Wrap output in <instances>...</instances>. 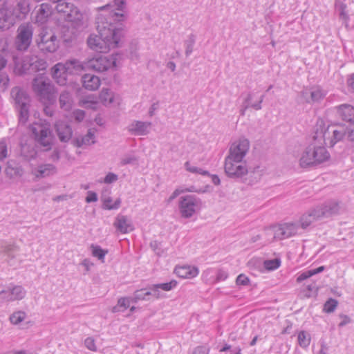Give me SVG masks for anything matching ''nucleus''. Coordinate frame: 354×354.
I'll list each match as a JSON object with an SVG mask.
<instances>
[{
    "label": "nucleus",
    "instance_id": "nucleus-1",
    "mask_svg": "<svg viewBox=\"0 0 354 354\" xmlns=\"http://www.w3.org/2000/svg\"><path fill=\"white\" fill-rule=\"evenodd\" d=\"M126 9L127 0H113L99 8L96 17L98 35L91 34L87 39L90 48L105 53L118 46L122 36L120 22L127 18Z\"/></svg>",
    "mask_w": 354,
    "mask_h": 354
},
{
    "label": "nucleus",
    "instance_id": "nucleus-2",
    "mask_svg": "<svg viewBox=\"0 0 354 354\" xmlns=\"http://www.w3.org/2000/svg\"><path fill=\"white\" fill-rule=\"evenodd\" d=\"M116 66V59L111 57L96 55L83 63L77 59L66 62L64 64L57 63L52 68L53 77L60 85L66 84V75L75 74L82 70H93L103 72Z\"/></svg>",
    "mask_w": 354,
    "mask_h": 354
},
{
    "label": "nucleus",
    "instance_id": "nucleus-3",
    "mask_svg": "<svg viewBox=\"0 0 354 354\" xmlns=\"http://www.w3.org/2000/svg\"><path fill=\"white\" fill-rule=\"evenodd\" d=\"M348 128L343 124H331L326 127L323 120L317 122L313 132V138L321 145L333 147L337 142L342 140Z\"/></svg>",
    "mask_w": 354,
    "mask_h": 354
},
{
    "label": "nucleus",
    "instance_id": "nucleus-4",
    "mask_svg": "<svg viewBox=\"0 0 354 354\" xmlns=\"http://www.w3.org/2000/svg\"><path fill=\"white\" fill-rule=\"evenodd\" d=\"M318 140L313 138V142L302 153L299 159V165L302 168L319 165L326 161L330 158V154Z\"/></svg>",
    "mask_w": 354,
    "mask_h": 354
},
{
    "label": "nucleus",
    "instance_id": "nucleus-5",
    "mask_svg": "<svg viewBox=\"0 0 354 354\" xmlns=\"http://www.w3.org/2000/svg\"><path fill=\"white\" fill-rule=\"evenodd\" d=\"M225 172L232 178H239L245 174H249L250 177L254 178V180H250L251 184L259 181L262 176V171L259 169V167L254 168L253 171H249L242 160L227 157L225 161Z\"/></svg>",
    "mask_w": 354,
    "mask_h": 354
},
{
    "label": "nucleus",
    "instance_id": "nucleus-6",
    "mask_svg": "<svg viewBox=\"0 0 354 354\" xmlns=\"http://www.w3.org/2000/svg\"><path fill=\"white\" fill-rule=\"evenodd\" d=\"M10 95L19 112V122L25 124L29 118L30 97L25 91L17 86L12 88Z\"/></svg>",
    "mask_w": 354,
    "mask_h": 354
},
{
    "label": "nucleus",
    "instance_id": "nucleus-7",
    "mask_svg": "<svg viewBox=\"0 0 354 354\" xmlns=\"http://www.w3.org/2000/svg\"><path fill=\"white\" fill-rule=\"evenodd\" d=\"M32 89L44 103L50 104L55 100V88L48 78L39 76L32 82Z\"/></svg>",
    "mask_w": 354,
    "mask_h": 354
},
{
    "label": "nucleus",
    "instance_id": "nucleus-8",
    "mask_svg": "<svg viewBox=\"0 0 354 354\" xmlns=\"http://www.w3.org/2000/svg\"><path fill=\"white\" fill-rule=\"evenodd\" d=\"M30 131L35 141L45 150L51 149L53 137L50 125L47 122H35L30 127Z\"/></svg>",
    "mask_w": 354,
    "mask_h": 354
},
{
    "label": "nucleus",
    "instance_id": "nucleus-9",
    "mask_svg": "<svg viewBox=\"0 0 354 354\" xmlns=\"http://www.w3.org/2000/svg\"><path fill=\"white\" fill-rule=\"evenodd\" d=\"M57 3L55 9L58 13L62 14L65 20L80 26L82 23L83 15L78 8L68 1V0H51Z\"/></svg>",
    "mask_w": 354,
    "mask_h": 354
},
{
    "label": "nucleus",
    "instance_id": "nucleus-10",
    "mask_svg": "<svg viewBox=\"0 0 354 354\" xmlns=\"http://www.w3.org/2000/svg\"><path fill=\"white\" fill-rule=\"evenodd\" d=\"M38 48L44 53H54L59 47V41L53 30L41 27L36 38Z\"/></svg>",
    "mask_w": 354,
    "mask_h": 354
},
{
    "label": "nucleus",
    "instance_id": "nucleus-11",
    "mask_svg": "<svg viewBox=\"0 0 354 354\" xmlns=\"http://www.w3.org/2000/svg\"><path fill=\"white\" fill-rule=\"evenodd\" d=\"M303 232L299 224L297 222L295 223H285L279 225L277 227L269 229L267 231L268 234H273L274 239L283 240L288 239L291 236L301 234Z\"/></svg>",
    "mask_w": 354,
    "mask_h": 354
},
{
    "label": "nucleus",
    "instance_id": "nucleus-12",
    "mask_svg": "<svg viewBox=\"0 0 354 354\" xmlns=\"http://www.w3.org/2000/svg\"><path fill=\"white\" fill-rule=\"evenodd\" d=\"M33 35L32 26L30 24H22L17 29L15 46L18 50L25 51L30 46Z\"/></svg>",
    "mask_w": 354,
    "mask_h": 354
},
{
    "label": "nucleus",
    "instance_id": "nucleus-13",
    "mask_svg": "<svg viewBox=\"0 0 354 354\" xmlns=\"http://www.w3.org/2000/svg\"><path fill=\"white\" fill-rule=\"evenodd\" d=\"M250 148V142L246 138H240L234 142L230 148L227 158H232L238 160H243Z\"/></svg>",
    "mask_w": 354,
    "mask_h": 354
},
{
    "label": "nucleus",
    "instance_id": "nucleus-14",
    "mask_svg": "<svg viewBox=\"0 0 354 354\" xmlns=\"http://www.w3.org/2000/svg\"><path fill=\"white\" fill-rule=\"evenodd\" d=\"M326 95V91L319 86L306 88L301 91V97L308 104L319 102Z\"/></svg>",
    "mask_w": 354,
    "mask_h": 354
},
{
    "label": "nucleus",
    "instance_id": "nucleus-15",
    "mask_svg": "<svg viewBox=\"0 0 354 354\" xmlns=\"http://www.w3.org/2000/svg\"><path fill=\"white\" fill-rule=\"evenodd\" d=\"M316 208L321 218L339 214L342 209L340 203L335 200L326 201L322 205L316 207Z\"/></svg>",
    "mask_w": 354,
    "mask_h": 354
},
{
    "label": "nucleus",
    "instance_id": "nucleus-16",
    "mask_svg": "<svg viewBox=\"0 0 354 354\" xmlns=\"http://www.w3.org/2000/svg\"><path fill=\"white\" fill-rule=\"evenodd\" d=\"M196 202L192 196H186L181 198L180 201V211L183 217L189 218L195 212Z\"/></svg>",
    "mask_w": 354,
    "mask_h": 354
},
{
    "label": "nucleus",
    "instance_id": "nucleus-17",
    "mask_svg": "<svg viewBox=\"0 0 354 354\" xmlns=\"http://www.w3.org/2000/svg\"><path fill=\"white\" fill-rule=\"evenodd\" d=\"M52 13V8L48 3H41L37 6L33 12L35 22L42 25L46 23Z\"/></svg>",
    "mask_w": 354,
    "mask_h": 354
},
{
    "label": "nucleus",
    "instance_id": "nucleus-18",
    "mask_svg": "<svg viewBox=\"0 0 354 354\" xmlns=\"http://www.w3.org/2000/svg\"><path fill=\"white\" fill-rule=\"evenodd\" d=\"M151 122L134 120L128 126V131L135 136H146L149 132Z\"/></svg>",
    "mask_w": 354,
    "mask_h": 354
},
{
    "label": "nucleus",
    "instance_id": "nucleus-19",
    "mask_svg": "<svg viewBox=\"0 0 354 354\" xmlns=\"http://www.w3.org/2000/svg\"><path fill=\"white\" fill-rule=\"evenodd\" d=\"M113 225L122 234H127L134 230L131 220L127 216L122 214L117 216Z\"/></svg>",
    "mask_w": 354,
    "mask_h": 354
},
{
    "label": "nucleus",
    "instance_id": "nucleus-20",
    "mask_svg": "<svg viewBox=\"0 0 354 354\" xmlns=\"http://www.w3.org/2000/svg\"><path fill=\"white\" fill-rule=\"evenodd\" d=\"M57 136L61 142H67L73 135V131L69 124L63 121H58L55 124Z\"/></svg>",
    "mask_w": 354,
    "mask_h": 354
},
{
    "label": "nucleus",
    "instance_id": "nucleus-21",
    "mask_svg": "<svg viewBox=\"0 0 354 354\" xmlns=\"http://www.w3.org/2000/svg\"><path fill=\"white\" fill-rule=\"evenodd\" d=\"M337 113L343 121L354 123V106L348 104H342L335 107Z\"/></svg>",
    "mask_w": 354,
    "mask_h": 354
},
{
    "label": "nucleus",
    "instance_id": "nucleus-22",
    "mask_svg": "<svg viewBox=\"0 0 354 354\" xmlns=\"http://www.w3.org/2000/svg\"><path fill=\"white\" fill-rule=\"evenodd\" d=\"M320 218L321 216L319 214H318V211L315 207L304 214L297 223L299 224L300 227L303 231L304 230L306 229L312 223Z\"/></svg>",
    "mask_w": 354,
    "mask_h": 354
},
{
    "label": "nucleus",
    "instance_id": "nucleus-23",
    "mask_svg": "<svg viewBox=\"0 0 354 354\" xmlns=\"http://www.w3.org/2000/svg\"><path fill=\"white\" fill-rule=\"evenodd\" d=\"M0 17V29L2 30H8L15 23V16L12 11L8 8Z\"/></svg>",
    "mask_w": 354,
    "mask_h": 354
},
{
    "label": "nucleus",
    "instance_id": "nucleus-24",
    "mask_svg": "<svg viewBox=\"0 0 354 354\" xmlns=\"http://www.w3.org/2000/svg\"><path fill=\"white\" fill-rule=\"evenodd\" d=\"M95 132L93 129H88L87 133L82 137L75 138L73 140V145L77 147H82L84 145H91L95 142Z\"/></svg>",
    "mask_w": 354,
    "mask_h": 354
},
{
    "label": "nucleus",
    "instance_id": "nucleus-25",
    "mask_svg": "<svg viewBox=\"0 0 354 354\" xmlns=\"http://www.w3.org/2000/svg\"><path fill=\"white\" fill-rule=\"evenodd\" d=\"M83 86L90 91H95L100 86V78L93 74H85L82 76Z\"/></svg>",
    "mask_w": 354,
    "mask_h": 354
},
{
    "label": "nucleus",
    "instance_id": "nucleus-26",
    "mask_svg": "<svg viewBox=\"0 0 354 354\" xmlns=\"http://www.w3.org/2000/svg\"><path fill=\"white\" fill-rule=\"evenodd\" d=\"M56 167L52 164H44L39 165L33 171L37 178H45L55 174Z\"/></svg>",
    "mask_w": 354,
    "mask_h": 354
},
{
    "label": "nucleus",
    "instance_id": "nucleus-27",
    "mask_svg": "<svg viewBox=\"0 0 354 354\" xmlns=\"http://www.w3.org/2000/svg\"><path fill=\"white\" fill-rule=\"evenodd\" d=\"M20 155L26 160H30L35 158L37 151L33 143H21Z\"/></svg>",
    "mask_w": 354,
    "mask_h": 354
},
{
    "label": "nucleus",
    "instance_id": "nucleus-28",
    "mask_svg": "<svg viewBox=\"0 0 354 354\" xmlns=\"http://www.w3.org/2000/svg\"><path fill=\"white\" fill-rule=\"evenodd\" d=\"M175 272L180 278L191 279L198 274V269L190 266H178L175 268Z\"/></svg>",
    "mask_w": 354,
    "mask_h": 354
},
{
    "label": "nucleus",
    "instance_id": "nucleus-29",
    "mask_svg": "<svg viewBox=\"0 0 354 354\" xmlns=\"http://www.w3.org/2000/svg\"><path fill=\"white\" fill-rule=\"evenodd\" d=\"M255 93H249L247 95V97L244 100V107L245 109H248V108H252L257 111L261 109V103L263 101V99L265 97L264 95H261L259 100L257 101H253L252 100L254 98Z\"/></svg>",
    "mask_w": 354,
    "mask_h": 354
},
{
    "label": "nucleus",
    "instance_id": "nucleus-30",
    "mask_svg": "<svg viewBox=\"0 0 354 354\" xmlns=\"http://www.w3.org/2000/svg\"><path fill=\"white\" fill-rule=\"evenodd\" d=\"M6 174L10 178L21 176L23 174V169L18 164L13 160H10L7 163L6 168Z\"/></svg>",
    "mask_w": 354,
    "mask_h": 354
},
{
    "label": "nucleus",
    "instance_id": "nucleus-31",
    "mask_svg": "<svg viewBox=\"0 0 354 354\" xmlns=\"http://www.w3.org/2000/svg\"><path fill=\"white\" fill-rule=\"evenodd\" d=\"M10 297L8 299L12 301L21 300L26 296V291L21 286H15L12 288L9 287Z\"/></svg>",
    "mask_w": 354,
    "mask_h": 354
},
{
    "label": "nucleus",
    "instance_id": "nucleus-32",
    "mask_svg": "<svg viewBox=\"0 0 354 354\" xmlns=\"http://www.w3.org/2000/svg\"><path fill=\"white\" fill-rule=\"evenodd\" d=\"M60 108L68 111L71 109L73 104V99L71 94L68 91H63L59 98Z\"/></svg>",
    "mask_w": 354,
    "mask_h": 354
},
{
    "label": "nucleus",
    "instance_id": "nucleus-33",
    "mask_svg": "<svg viewBox=\"0 0 354 354\" xmlns=\"http://www.w3.org/2000/svg\"><path fill=\"white\" fill-rule=\"evenodd\" d=\"M346 5L340 0L335 1V8L339 12V19L345 24L346 26L348 24L349 20V16L346 12Z\"/></svg>",
    "mask_w": 354,
    "mask_h": 354
},
{
    "label": "nucleus",
    "instance_id": "nucleus-34",
    "mask_svg": "<svg viewBox=\"0 0 354 354\" xmlns=\"http://www.w3.org/2000/svg\"><path fill=\"white\" fill-rule=\"evenodd\" d=\"M151 295H152V292H149L147 289L138 290L131 297V301L132 303H137L138 301L148 300L147 297Z\"/></svg>",
    "mask_w": 354,
    "mask_h": 354
},
{
    "label": "nucleus",
    "instance_id": "nucleus-35",
    "mask_svg": "<svg viewBox=\"0 0 354 354\" xmlns=\"http://www.w3.org/2000/svg\"><path fill=\"white\" fill-rule=\"evenodd\" d=\"M325 269L324 266H319L317 268L309 270L308 271H306L303 273H301L297 278V282L301 283V281L307 279L308 278L322 272Z\"/></svg>",
    "mask_w": 354,
    "mask_h": 354
},
{
    "label": "nucleus",
    "instance_id": "nucleus-36",
    "mask_svg": "<svg viewBox=\"0 0 354 354\" xmlns=\"http://www.w3.org/2000/svg\"><path fill=\"white\" fill-rule=\"evenodd\" d=\"M121 201L120 198L117 199L113 203H112V199L111 197L103 198V208L106 209H117L120 207Z\"/></svg>",
    "mask_w": 354,
    "mask_h": 354
},
{
    "label": "nucleus",
    "instance_id": "nucleus-37",
    "mask_svg": "<svg viewBox=\"0 0 354 354\" xmlns=\"http://www.w3.org/2000/svg\"><path fill=\"white\" fill-rule=\"evenodd\" d=\"M298 343L300 346L303 348H306L309 346L310 343V336L306 331H301L298 334Z\"/></svg>",
    "mask_w": 354,
    "mask_h": 354
},
{
    "label": "nucleus",
    "instance_id": "nucleus-38",
    "mask_svg": "<svg viewBox=\"0 0 354 354\" xmlns=\"http://www.w3.org/2000/svg\"><path fill=\"white\" fill-rule=\"evenodd\" d=\"M100 98L105 104H111L113 102V95L109 88H102L100 94Z\"/></svg>",
    "mask_w": 354,
    "mask_h": 354
},
{
    "label": "nucleus",
    "instance_id": "nucleus-39",
    "mask_svg": "<svg viewBox=\"0 0 354 354\" xmlns=\"http://www.w3.org/2000/svg\"><path fill=\"white\" fill-rule=\"evenodd\" d=\"M338 305V301L335 299L330 298L324 304L323 311L326 313H331L335 311Z\"/></svg>",
    "mask_w": 354,
    "mask_h": 354
},
{
    "label": "nucleus",
    "instance_id": "nucleus-40",
    "mask_svg": "<svg viewBox=\"0 0 354 354\" xmlns=\"http://www.w3.org/2000/svg\"><path fill=\"white\" fill-rule=\"evenodd\" d=\"M92 254L100 260H104L105 255L108 253V250H103L99 245H91Z\"/></svg>",
    "mask_w": 354,
    "mask_h": 354
},
{
    "label": "nucleus",
    "instance_id": "nucleus-41",
    "mask_svg": "<svg viewBox=\"0 0 354 354\" xmlns=\"http://www.w3.org/2000/svg\"><path fill=\"white\" fill-rule=\"evenodd\" d=\"M26 317V314L24 311L15 312L10 316V321L12 324L17 325L23 322Z\"/></svg>",
    "mask_w": 354,
    "mask_h": 354
},
{
    "label": "nucleus",
    "instance_id": "nucleus-42",
    "mask_svg": "<svg viewBox=\"0 0 354 354\" xmlns=\"http://www.w3.org/2000/svg\"><path fill=\"white\" fill-rule=\"evenodd\" d=\"M281 261L279 259L266 260L264 261V267L268 270H274L280 266Z\"/></svg>",
    "mask_w": 354,
    "mask_h": 354
},
{
    "label": "nucleus",
    "instance_id": "nucleus-43",
    "mask_svg": "<svg viewBox=\"0 0 354 354\" xmlns=\"http://www.w3.org/2000/svg\"><path fill=\"white\" fill-rule=\"evenodd\" d=\"M18 251V248L14 244H3L0 248V255H6L10 252Z\"/></svg>",
    "mask_w": 354,
    "mask_h": 354
},
{
    "label": "nucleus",
    "instance_id": "nucleus-44",
    "mask_svg": "<svg viewBox=\"0 0 354 354\" xmlns=\"http://www.w3.org/2000/svg\"><path fill=\"white\" fill-rule=\"evenodd\" d=\"M138 161V158L133 156L130 154L124 155L120 160V165L122 166L127 165H133L135 164Z\"/></svg>",
    "mask_w": 354,
    "mask_h": 354
},
{
    "label": "nucleus",
    "instance_id": "nucleus-45",
    "mask_svg": "<svg viewBox=\"0 0 354 354\" xmlns=\"http://www.w3.org/2000/svg\"><path fill=\"white\" fill-rule=\"evenodd\" d=\"M177 286V281L175 280H171L167 283H157L156 287H158L160 289H162L165 291H169L174 288Z\"/></svg>",
    "mask_w": 354,
    "mask_h": 354
},
{
    "label": "nucleus",
    "instance_id": "nucleus-46",
    "mask_svg": "<svg viewBox=\"0 0 354 354\" xmlns=\"http://www.w3.org/2000/svg\"><path fill=\"white\" fill-rule=\"evenodd\" d=\"M17 10L21 14L26 15L29 12V5L26 0H19L17 5Z\"/></svg>",
    "mask_w": 354,
    "mask_h": 354
},
{
    "label": "nucleus",
    "instance_id": "nucleus-47",
    "mask_svg": "<svg viewBox=\"0 0 354 354\" xmlns=\"http://www.w3.org/2000/svg\"><path fill=\"white\" fill-rule=\"evenodd\" d=\"M194 42H195V37H194L193 35H191L189 37V39L186 40V41H185V47H186L185 53H186L187 56H188L189 55H190L192 53L193 46H194Z\"/></svg>",
    "mask_w": 354,
    "mask_h": 354
},
{
    "label": "nucleus",
    "instance_id": "nucleus-48",
    "mask_svg": "<svg viewBox=\"0 0 354 354\" xmlns=\"http://www.w3.org/2000/svg\"><path fill=\"white\" fill-rule=\"evenodd\" d=\"M9 78L6 73L0 71V90L4 91L7 88Z\"/></svg>",
    "mask_w": 354,
    "mask_h": 354
},
{
    "label": "nucleus",
    "instance_id": "nucleus-49",
    "mask_svg": "<svg viewBox=\"0 0 354 354\" xmlns=\"http://www.w3.org/2000/svg\"><path fill=\"white\" fill-rule=\"evenodd\" d=\"M8 157V147L4 140L0 141V160H4Z\"/></svg>",
    "mask_w": 354,
    "mask_h": 354
},
{
    "label": "nucleus",
    "instance_id": "nucleus-50",
    "mask_svg": "<svg viewBox=\"0 0 354 354\" xmlns=\"http://www.w3.org/2000/svg\"><path fill=\"white\" fill-rule=\"evenodd\" d=\"M73 117L77 122L83 121L85 117V112L83 110L76 109L73 112Z\"/></svg>",
    "mask_w": 354,
    "mask_h": 354
},
{
    "label": "nucleus",
    "instance_id": "nucleus-51",
    "mask_svg": "<svg viewBox=\"0 0 354 354\" xmlns=\"http://www.w3.org/2000/svg\"><path fill=\"white\" fill-rule=\"evenodd\" d=\"M201 175L209 176L211 178L212 183L215 185H218L221 183L220 178H218V176L217 175H215V174L209 175V172L207 171H202L201 169Z\"/></svg>",
    "mask_w": 354,
    "mask_h": 354
},
{
    "label": "nucleus",
    "instance_id": "nucleus-52",
    "mask_svg": "<svg viewBox=\"0 0 354 354\" xmlns=\"http://www.w3.org/2000/svg\"><path fill=\"white\" fill-rule=\"evenodd\" d=\"M131 301V297H122L118 299V305L120 307H123L124 309H127L129 307Z\"/></svg>",
    "mask_w": 354,
    "mask_h": 354
},
{
    "label": "nucleus",
    "instance_id": "nucleus-53",
    "mask_svg": "<svg viewBox=\"0 0 354 354\" xmlns=\"http://www.w3.org/2000/svg\"><path fill=\"white\" fill-rule=\"evenodd\" d=\"M236 282L237 285L246 286L249 283L250 279L245 274H241L237 277Z\"/></svg>",
    "mask_w": 354,
    "mask_h": 354
},
{
    "label": "nucleus",
    "instance_id": "nucleus-54",
    "mask_svg": "<svg viewBox=\"0 0 354 354\" xmlns=\"http://www.w3.org/2000/svg\"><path fill=\"white\" fill-rule=\"evenodd\" d=\"M85 346L92 351H96V346L95 344V341L92 337H87L84 341Z\"/></svg>",
    "mask_w": 354,
    "mask_h": 354
},
{
    "label": "nucleus",
    "instance_id": "nucleus-55",
    "mask_svg": "<svg viewBox=\"0 0 354 354\" xmlns=\"http://www.w3.org/2000/svg\"><path fill=\"white\" fill-rule=\"evenodd\" d=\"M10 297V292L8 289L0 290V302L12 301V299H8Z\"/></svg>",
    "mask_w": 354,
    "mask_h": 354
},
{
    "label": "nucleus",
    "instance_id": "nucleus-56",
    "mask_svg": "<svg viewBox=\"0 0 354 354\" xmlns=\"http://www.w3.org/2000/svg\"><path fill=\"white\" fill-rule=\"evenodd\" d=\"M118 176L113 173H109L106 174L104 179V182L107 184H110L115 182L118 180Z\"/></svg>",
    "mask_w": 354,
    "mask_h": 354
},
{
    "label": "nucleus",
    "instance_id": "nucleus-57",
    "mask_svg": "<svg viewBox=\"0 0 354 354\" xmlns=\"http://www.w3.org/2000/svg\"><path fill=\"white\" fill-rule=\"evenodd\" d=\"M339 317L342 319V321L338 324L339 327H343L349 324L351 321L350 317L346 315L341 314L339 315Z\"/></svg>",
    "mask_w": 354,
    "mask_h": 354
},
{
    "label": "nucleus",
    "instance_id": "nucleus-58",
    "mask_svg": "<svg viewBox=\"0 0 354 354\" xmlns=\"http://www.w3.org/2000/svg\"><path fill=\"white\" fill-rule=\"evenodd\" d=\"M97 201V194L95 192H93L91 191L88 192V196L86 198V201L87 203H92V202H95Z\"/></svg>",
    "mask_w": 354,
    "mask_h": 354
},
{
    "label": "nucleus",
    "instance_id": "nucleus-59",
    "mask_svg": "<svg viewBox=\"0 0 354 354\" xmlns=\"http://www.w3.org/2000/svg\"><path fill=\"white\" fill-rule=\"evenodd\" d=\"M346 82L349 90L354 92V73L348 76Z\"/></svg>",
    "mask_w": 354,
    "mask_h": 354
},
{
    "label": "nucleus",
    "instance_id": "nucleus-60",
    "mask_svg": "<svg viewBox=\"0 0 354 354\" xmlns=\"http://www.w3.org/2000/svg\"><path fill=\"white\" fill-rule=\"evenodd\" d=\"M159 289L160 288L158 287H156V284H153L149 288V290L148 291L152 292L151 295L154 296L156 298H158L160 297Z\"/></svg>",
    "mask_w": 354,
    "mask_h": 354
},
{
    "label": "nucleus",
    "instance_id": "nucleus-61",
    "mask_svg": "<svg viewBox=\"0 0 354 354\" xmlns=\"http://www.w3.org/2000/svg\"><path fill=\"white\" fill-rule=\"evenodd\" d=\"M227 277V273L222 270L218 271L216 279L218 281H223Z\"/></svg>",
    "mask_w": 354,
    "mask_h": 354
},
{
    "label": "nucleus",
    "instance_id": "nucleus-62",
    "mask_svg": "<svg viewBox=\"0 0 354 354\" xmlns=\"http://www.w3.org/2000/svg\"><path fill=\"white\" fill-rule=\"evenodd\" d=\"M348 138L354 143V123L351 124L349 129L348 128Z\"/></svg>",
    "mask_w": 354,
    "mask_h": 354
},
{
    "label": "nucleus",
    "instance_id": "nucleus-63",
    "mask_svg": "<svg viewBox=\"0 0 354 354\" xmlns=\"http://www.w3.org/2000/svg\"><path fill=\"white\" fill-rule=\"evenodd\" d=\"M185 192L184 189H176L174 190V192L172 193V194L170 196L169 198V201H173L174 198H176L179 194L181 193H183Z\"/></svg>",
    "mask_w": 354,
    "mask_h": 354
},
{
    "label": "nucleus",
    "instance_id": "nucleus-64",
    "mask_svg": "<svg viewBox=\"0 0 354 354\" xmlns=\"http://www.w3.org/2000/svg\"><path fill=\"white\" fill-rule=\"evenodd\" d=\"M185 165L187 170L190 172L195 173V174H197L199 172L198 168L197 167H194V166L191 167L189 162H187Z\"/></svg>",
    "mask_w": 354,
    "mask_h": 354
}]
</instances>
